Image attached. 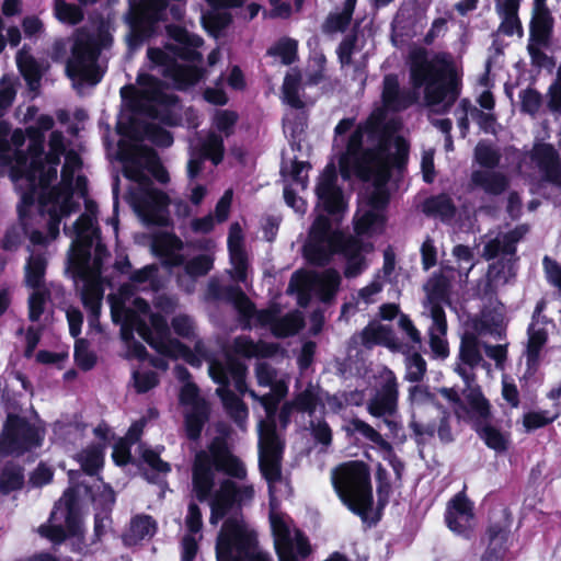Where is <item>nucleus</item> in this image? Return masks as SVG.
Listing matches in <instances>:
<instances>
[{
    "label": "nucleus",
    "instance_id": "obj_35",
    "mask_svg": "<svg viewBox=\"0 0 561 561\" xmlns=\"http://www.w3.org/2000/svg\"><path fill=\"white\" fill-rule=\"evenodd\" d=\"M527 229L522 226L506 233H499L495 238L490 239L483 249V257L486 260L494 259L499 254H514L516 243L526 234Z\"/></svg>",
    "mask_w": 561,
    "mask_h": 561
},
{
    "label": "nucleus",
    "instance_id": "obj_48",
    "mask_svg": "<svg viewBox=\"0 0 561 561\" xmlns=\"http://www.w3.org/2000/svg\"><path fill=\"white\" fill-rule=\"evenodd\" d=\"M300 82L301 77L299 72L293 70L287 73L283 83L284 101L295 108H301L304 106V102L299 95Z\"/></svg>",
    "mask_w": 561,
    "mask_h": 561
},
{
    "label": "nucleus",
    "instance_id": "obj_47",
    "mask_svg": "<svg viewBox=\"0 0 561 561\" xmlns=\"http://www.w3.org/2000/svg\"><path fill=\"white\" fill-rule=\"evenodd\" d=\"M474 161L481 167L480 169H495L501 160V152L492 145L480 141L473 152Z\"/></svg>",
    "mask_w": 561,
    "mask_h": 561
},
{
    "label": "nucleus",
    "instance_id": "obj_36",
    "mask_svg": "<svg viewBox=\"0 0 561 561\" xmlns=\"http://www.w3.org/2000/svg\"><path fill=\"white\" fill-rule=\"evenodd\" d=\"M108 430L99 426L94 428V433L99 438V443L92 445L77 455V460L80 462L82 469L90 476L98 473L103 466V450Z\"/></svg>",
    "mask_w": 561,
    "mask_h": 561
},
{
    "label": "nucleus",
    "instance_id": "obj_21",
    "mask_svg": "<svg viewBox=\"0 0 561 561\" xmlns=\"http://www.w3.org/2000/svg\"><path fill=\"white\" fill-rule=\"evenodd\" d=\"M180 401L185 409V430L190 439H197L203 426L208 419V407L201 398L196 386L186 382L180 393Z\"/></svg>",
    "mask_w": 561,
    "mask_h": 561
},
{
    "label": "nucleus",
    "instance_id": "obj_59",
    "mask_svg": "<svg viewBox=\"0 0 561 561\" xmlns=\"http://www.w3.org/2000/svg\"><path fill=\"white\" fill-rule=\"evenodd\" d=\"M48 291L46 288L33 289L28 297V318L37 321L44 311V305L47 300Z\"/></svg>",
    "mask_w": 561,
    "mask_h": 561
},
{
    "label": "nucleus",
    "instance_id": "obj_49",
    "mask_svg": "<svg viewBox=\"0 0 561 561\" xmlns=\"http://www.w3.org/2000/svg\"><path fill=\"white\" fill-rule=\"evenodd\" d=\"M409 401L414 410L413 415L416 417L422 415V410L431 415V407L437 405L434 401V396L423 386H414L410 388Z\"/></svg>",
    "mask_w": 561,
    "mask_h": 561
},
{
    "label": "nucleus",
    "instance_id": "obj_14",
    "mask_svg": "<svg viewBox=\"0 0 561 561\" xmlns=\"http://www.w3.org/2000/svg\"><path fill=\"white\" fill-rule=\"evenodd\" d=\"M100 47L98 39L84 32L76 35L66 72L76 89L87 83L95 85L102 77V70L96 64Z\"/></svg>",
    "mask_w": 561,
    "mask_h": 561
},
{
    "label": "nucleus",
    "instance_id": "obj_7",
    "mask_svg": "<svg viewBox=\"0 0 561 561\" xmlns=\"http://www.w3.org/2000/svg\"><path fill=\"white\" fill-rule=\"evenodd\" d=\"M411 83L424 87V104L431 112L447 113L460 94V78L450 56L438 54L428 57L417 49L411 54Z\"/></svg>",
    "mask_w": 561,
    "mask_h": 561
},
{
    "label": "nucleus",
    "instance_id": "obj_45",
    "mask_svg": "<svg viewBox=\"0 0 561 561\" xmlns=\"http://www.w3.org/2000/svg\"><path fill=\"white\" fill-rule=\"evenodd\" d=\"M448 287L449 282L445 275L433 276L424 286L427 295L425 308L431 311L432 306H440L439 302L446 298Z\"/></svg>",
    "mask_w": 561,
    "mask_h": 561
},
{
    "label": "nucleus",
    "instance_id": "obj_1",
    "mask_svg": "<svg viewBox=\"0 0 561 561\" xmlns=\"http://www.w3.org/2000/svg\"><path fill=\"white\" fill-rule=\"evenodd\" d=\"M381 100L382 106L375 108L366 123L352 133L339 160L344 179L356 175L373 182V187L366 190L358 203L354 219L357 236H374L383 231L389 202L385 184L390 176V169L401 168L409 152L405 140L393 136L400 123L387 119L386 111L405 110L416 98L400 89L394 75H387L382 82Z\"/></svg>",
    "mask_w": 561,
    "mask_h": 561
},
{
    "label": "nucleus",
    "instance_id": "obj_61",
    "mask_svg": "<svg viewBox=\"0 0 561 561\" xmlns=\"http://www.w3.org/2000/svg\"><path fill=\"white\" fill-rule=\"evenodd\" d=\"M558 417V413L550 414L547 411L529 412L524 415L523 424L527 431L542 427Z\"/></svg>",
    "mask_w": 561,
    "mask_h": 561
},
{
    "label": "nucleus",
    "instance_id": "obj_34",
    "mask_svg": "<svg viewBox=\"0 0 561 561\" xmlns=\"http://www.w3.org/2000/svg\"><path fill=\"white\" fill-rule=\"evenodd\" d=\"M470 184L489 195H500L508 187V178L494 169H477L471 173Z\"/></svg>",
    "mask_w": 561,
    "mask_h": 561
},
{
    "label": "nucleus",
    "instance_id": "obj_30",
    "mask_svg": "<svg viewBox=\"0 0 561 561\" xmlns=\"http://www.w3.org/2000/svg\"><path fill=\"white\" fill-rule=\"evenodd\" d=\"M542 307V302L537 305L533 322L528 328V341L525 351L528 368H534L538 365L541 351L548 341L547 323L539 318Z\"/></svg>",
    "mask_w": 561,
    "mask_h": 561
},
{
    "label": "nucleus",
    "instance_id": "obj_2",
    "mask_svg": "<svg viewBox=\"0 0 561 561\" xmlns=\"http://www.w3.org/2000/svg\"><path fill=\"white\" fill-rule=\"evenodd\" d=\"M247 476L244 462L230 451L221 437L213 439L208 451L196 454L193 488L198 500H208L211 525H217L234 508L252 503L255 489Z\"/></svg>",
    "mask_w": 561,
    "mask_h": 561
},
{
    "label": "nucleus",
    "instance_id": "obj_16",
    "mask_svg": "<svg viewBox=\"0 0 561 561\" xmlns=\"http://www.w3.org/2000/svg\"><path fill=\"white\" fill-rule=\"evenodd\" d=\"M24 134L21 129H15L10 137L11 163H7L11 168V179L15 183L16 188L21 192V199L25 206L35 202V193L37 188V179L31 167V151L24 153L20 147L24 144Z\"/></svg>",
    "mask_w": 561,
    "mask_h": 561
},
{
    "label": "nucleus",
    "instance_id": "obj_20",
    "mask_svg": "<svg viewBox=\"0 0 561 561\" xmlns=\"http://www.w3.org/2000/svg\"><path fill=\"white\" fill-rule=\"evenodd\" d=\"M382 385L376 394L368 401L367 410L375 417H382L383 423L391 430L397 428V423L389 417L394 415L398 409V382L391 370H385L381 375Z\"/></svg>",
    "mask_w": 561,
    "mask_h": 561
},
{
    "label": "nucleus",
    "instance_id": "obj_37",
    "mask_svg": "<svg viewBox=\"0 0 561 561\" xmlns=\"http://www.w3.org/2000/svg\"><path fill=\"white\" fill-rule=\"evenodd\" d=\"M157 522L147 514H138L130 519L127 530L123 535L126 546H135L145 540H150L157 533Z\"/></svg>",
    "mask_w": 561,
    "mask_h": 561
},
{
    "label": "nucleus",
    "instance_id": "obj_22",
    "mask_svg": "<svg viewBox=\"0 0 561 561\" xmlns=\"http://www.w3.org/2000/svg\"><path fill=\"white\" fill-rule=\"evenodd\" d=\"M485 362L481 353V345L477 335L472 332H466L461 336L458 362L455 371L470 386L474 379L473 370L479 366H484Z\"/></svg>",
    "mask_w": 561,
    "mask_h": 561
},
{
    "label": "nucleus",
    "instance_id": "obj_26",
    "mask_svg": "<svg viewBox=\"0 0 561 561\" xmlns=\"http://www.w3.org/2000/svg\"><path fill=\"white\" fill-rule=\"evenodd\" d=\"M224 140L220 136L210 133L201 144L199 151H192L186 165L187 176L193 180L201 173L204 159L208 158L218 164L224 158Z\"/></svg>",
    "mask_w": 561,
    "mask_h": 561
},
{
    "label": "nucleus",
    "instance_id": "obj_62",
    "mask_svg": "<svg viewBox=\"0 0 561 561\" xmlns=\"http://www.w3.org/2000/svg\"><path fill=\"white\" fill-rule=\"evenodd\" d=\"M351 426L353 431L360 433L363 436H365L370 442L383 447L389 448L390 445L382 438V436L369 424L366 422L355 419L351 422Z\"/></svg>",
    "mask_w": 561,
    "mask_h": 561
},
{
    "label": "nucleus",
    "instance_id": "obj_43",
    "mask_svg": "<svg viewBox=\"0 0 561 561\" xmlns=\"http://www.w3.org/2000/svg\"><path fill=\"white\" fill-rule=\"evenodd\" d=\"M323 403V391L314 385H308V387L301 391L295 399L294 405L301 412H307L309 416H313L318 405Z\"/></svg>",
    "mask_w": 561,
    "mask_h": 561
},
{
    "label": "nucleus",
    "instance_id": "obj_38",
    "mask_svg": "<svg viewBox=\"0 0 561 561\" xmlns=\"http://www.w3.org/2000/svg\"><path fill=\"white\" fill-rule=\"evenodd\" d=\"M337 55L343 68H353L358 79H363L366 67V54L357 46V38L347 37L339 46Z\"/></svg>",
    "mask_w": 561,
    "mask_h": 561
},
{
    "label": "nucleus",
    "instance_id": "obj_44",
    "mask_svg": "<svg viewBox=\"0 0 561 561\" xmlns=\"http://www.w3.org/2000/svg\"><path fill=\"white\" fill-rule=\"evenodd\" d=\"M553 19L549 11L533 12L530 22V39L539 43H548Z\"/></svg>",
    "mask_w": 561,
    "mask_h": 561
},
{
    "label": "nucleus",
    "instance_id": "obj_51",
    "mask_svg": "<svg viewBox=\"0 0 561 561\" xmlns=\"http://www.w3.org/2000/svg\"><path fill=\"white\" fill-rule=\"evenodd\" d=\"M306 430L309 431L316 444L321 445L325 449L331 445L333 433L328 422L323 419H311Z\"/></svg>",
    "mask_w": 561,
    "mask_h": 561
},
{
    "label": "nucleus",
    "instance_id": "obj_60",
    "mask_svg": "<svg viewBox=\"0 0 561 561\" xmlns=\"http://www.w3.org/2000/svg\"><path fill=\"white\" fill-rule=\"evenodd\" d=\"M522 111L535 115L539 112L542 99L541 95L534 89H525L519 93Z\"/></svg>",
    "mask_w": 561,
    "mask_h": 561
},
{
    "label": "nucleus",
    "instance_id": "obj_18",
    "mask_svg": "<svg viewBox=\"0 0 561 561\" xmlns=\"http://www.w3.org/2000/svg\"><path fill=\"white\" fill-rule=\"evenodd\" d=\"M43 440V431L28 424L24 419L9 415L3 434L0 437V456L23 454L38 447Z\"/></svg>",
    "mask_w": 561,
    "mask_h": 561
},
{
    "label": "nucleus",
    "instance_id": "obj_56",
    "mask_svg": "<svg viewBox=\"0 0 561 561\" xmlns=\"http://www.w3.org/2000/svg\"><path fill=\"white\" fill-rule=\"evenodd\" d=\"M171 328L173 332L185 339V340H194L196 337V325L194 320L184 313L176 314L172 318Z\"/></svg>",
    "mask_w": 561,
    "mask_h": 561
},
{
    "label": "nucleus",
    "instance_id": "obj_58",
    "mask_svg": "<svg viewBox=\"0 0 561 561\" xmlns=\"http://www.w3.org/2000/svg\"><path fill=\"white\" fill-rule=\"evenodd\" d=\"M307 163L291 161L289 164L283 163L280 172L284 176H289L294 182L305 188L307 185Z\"/></svg>",
    "mask_w": 561,
    "mask_h": 561
},
{
    "label": "nucleus",
    "instance_id": "obj_57",
    "mask_svg": "<svg viewBox=\"0 0 561 561\" xmlns=\"http://www.w3.org/2000/svg\"><path fill=\"white\" fill-rule=\"evenodd\" d=\"M426 371V363L423 357L413 353L405 358V379L411 382L420 381Z\"/></svg>",
    "mask_w": 561,
    "mask_h": 561
},
{
    "label": "nucleus",
    "instance_id": "obj_4",
    "mask_svg": "<svg viewBox=\"0 0 561 561\" xmlns=\"http://www.w3.org/2000/svg\"><path fill=\"white\" fill-rule=\"evenodd\" d=\"M271 527L279 561H298L309 554L310 548L296 528L276 514L271 515ZM217 561H273L259 549L256 537L238 513L229 516L217 538Z\"/></svg>",
    "mask_w": 561,
    "mask_h": 561
},
{
    "label": "nucleus",
    "instance_id": "obj_24",
    "mask_svg": "<svg viewBox=\"0 0 561 561\" xmlns=\"http://www.w3.org/2000/svg\"><path fill=\"white\" fill-rule=\"evenodd\" d=\"M255 376L257 383L262 387L271 388V392L262 397H257L254 391H250V394L261 402L270 416L274 412L277 401L287 392L286 382L278 379L276 370L266 363H259L256 365Z\"/></svg>",
    "mask_w": 561,
    "mask_h": 561
},
{
    "label": "nucleus",
    "instance_id": "obj_31",
    "mask_svg": "<svg viewBox=\"0 0 561 561\" xmlns=\"http://www.w3.org/2000/svg\"><path fill=\"white\" fill-rule=\"evenodd\" d=\"M531 159L549 182L561 186V159L551 144H536L533 148Z\"/></svg>",
    "mask_w": 561,
    "mask_h": 561
},
{
    "label": "nucleus",
    "instance_id": "obj_25",
    "mask_svg": "<svg viewBox=\"0 0 561 561\" xmlns=\"http://www.w3.org/2000/svg\"><path fill=\"white\" fill-rule=\"evenodd\" d=\"M430 416L433 420L426 421L423 415H419L417 419L415 414L413 415L410 426L414 434L421 438H425L426 436L433 437L437 432L443 442H450L451 432L448 424V413L439 405H432Z\"/></svg>",
    "mask_w": 561,
    "mask_h": 561
},
{
    "label": "nucleus",
    "instance_id": "obj_41",
    "mask_svg": "<svg viewBox=\"0 0 561 561\" xmlns=\"http://www.w3.org/2000/svg\"><path fill=\"white\" fill-rule=\"evenodd\" d=\"M46 260L42 254L32 253L25 265V284L32 289L45 287Z\"/></svg>",
    "mask_w": 561,
    "mask_h": 561
},
{
    "label": "nucleus",
    "instance_id": "obj_64",
    "mask_svg": "<svg viewBox=\"0 0 561 561\" xmlns=\"http://www.w3.org/2000/svg\"><path fill=\"white\" fill-rule=\"evenodd\" d=\"M542 264L548 282L561 291V266L559 263L549 256H545Z\"/></svg>",
    "mask_w": 561,
    "mask_h": 561
},
{
    "label": "nucleus",
    "instance_id": "obj_42",
    "mask_svg": "<svg viewBox=\"0 0 561 561\" xmlns=\"http://www.w3.org/2000/svg\"><path fill=\"white\" fill-rule=\"evenodd\" d=\"M54 126V119L51 116L42 115L37 119V127L27 128V134L31 139L30 151L32 154V165L41 160V153L43 151V131L49 130Z\"/></svg>",
    "mask_w": 561,
    "mask_h": 561
},
{
    "label": "nucleus",
    "instance_id": "obj_63",
    "mask_svg": "<svg viewBox=\"0 0 561 561\" xmlns=\"http://www.w3.org/2000/svg\"><path fill=\"white\" fill-rule=\"evenodd\" d=\"M214 259L209 254L198 255L192 259L185 266L187 274L192 276H202L208 273L213 267Z\"/></svg>",
    "mask_w": 561,
    "mask_h": 561
},
{
    "label": "nucleus",
    "instance_id": "obj_9",
    "mask_svg": "<svg viewBox=\"0 0 561 561\" xmlns=\"http://www.w3.org/2000/svg\"><path fill=\"white\" fill-rule=\"evenodd\" d=\"M168 33L175 43L168 45L165 50L149 48L147 56L152 69L158 68L159 72L171 78L175 88L185 89L195 84L203 73L194 66L179 64L175 56L188 62L201 60L202 55L196 49L203 41L178 25L168 26Z\"/></svg>",
    "mask_w": 561,
    "mask_h": 561
},
{
    "label": "nucleus",
    "instance_id": "obj_19",
    "mask_svg": "<svg viewBox=\"0 0 561 561\" xmlns=\"http://www.w3.org/2000/svg\"><path fill=\"white\" fill-rule=\"evenodd\" d=\"M259 432V462L262 474L272 484L280 477L279 460L282 454V443L275 432L273 421H261L257 426Z\"/></svg>",
    "mask_w": 561,
    "mask_h": 561
},
{
    "label": "nucleus",
    "instance_id": "obj_55",
    "mask_svg": "<svg viewBox=\"0 0 561 561\" xmlns=\"http://www.w3.org/2000/svg\"><path fill=\"white\" fill-rule=\"evenodd\" d=\"M297 42L293 38H282L268 53L280 58L284 65H290L297 57Z\"/></svg>",
    "mask_w": 561,
    "mask_h": 561
},
{
    "label": "nucleus",
    "instance_id": "obj_17",
    "mask_svg": "<svg viewBox=\"0 0 561 561\" xmlns=\"http://www.w3.org/2000/svg\"><path fill=\"white\" fill-rule=\"evenodd\" d=\"M341 283L340 274L334 270H327L321 273H295L289 283V290L298 294V304L307 306L311 295L319 297L322 301L333 298Z\"/></svg>",
    "mask_w": 561,
    "mask_h": 561
},
{
    "label": "nucleus",
    "instance_id": "obj_13",
    "mask_svg": "<svg viewBox=\"0 0 561 561\" xmlns=\"http://www.w3.org/2000/svg\"><path fill=\"white\" fill-rule=\"evenodd\" d=\"M137 87L125 85L121 95L131 111L164 119V110L175 105V98L168 93L161 82L147 73H139Z\"/></svg>",
    "mask_w": 561,
    "mask_h": 561
},
{
    "label": "nucleus",
    "instance_id": "obj_32",
    "mask_svg": "<svg viewBox=\"0 0 561 561\" xmlns=\"http://www.w3.org/2000/svg\"><path fill=\"white\" fill-rule=\"evenodd\" d=\"M242 231L238 224H232L228 236V248L232 268L231 277L238 282H245L248 275V260L242 247Z\"/></svg>",
    "mask_w": 561,
    "mask_h": 561
},
{
    "label": "nucleus",
    "instance_id": "obj_29",
    "mask_svg": "<svg viewBox=\"0 0 561 561\" xmlns=\"http://www.w3.org/2000/svg\"><path fill=\"white\" fill-rule=\"evenodd\" d=\"M474 515L472 503L463 493H458L448 503L446 523L448 528L458 535H466L473 526Z\"/></svg>",
    "mask_w": 561,
    "mask_h": 561
},
{
    "label": "nucleus",
    "instance_id": "obj_39",
    "mask_svg": "<svg viewBox=\"0 0 561 561\" xmlns=\"http://www.w3.org/2000/svg\"><path fill=\"white\" fill-rule=\"evenodd\" d=\"M477 432L489 448L497 453L505 451L508 448L510 434L501 431L493 424L489 422H478Z\"/></svg>",
    "mask_w": 561,
    "mask_h": 561
},
{
    "label": "nucleus",
    "instance_id": "obj_40",
    "mask_svg": "<svg viewBox=\"0 0 561 561\" xmlns=\"http://www.w3.org/2000/svg\"><path fill=\"white\" fill-rule=\"evenodd\" d=\"M234 353L244 357H266L275 352V347L263 342H254L248 336H238L232 343Z\"/></svg>",
    "mask_w": 561,
    "mask_h": 561
},
{
    "label": "nucleus",
    "instance_id": "obj_27",
    "mask_svg": "<svg viewBox=\"0 0 561 561\" xmlns=\"http://www.w3.org/2000/svg\"><path fill=\"white\" fill-rule=\"evenodd\" d=\"M65 151L64 136L59 131H53L49 138V152L46 156L47 168L43 162V152L41 153V160L32 167V170L37 179V188H44L57 176V164L59 163L60 156ZM32 164V162L30 163Z\"/></svg>",
    "mask_w": 561,
    "mask_h": 561
},
{
    "label": "nucleus",
    "instance_id": "obj_8",
    "mask_svg": "<svg viewBox=\"0 0 561 561\" xmlns=\"http://www.w3.org/2000/svg\"><path fill=\"white\" fill-rule=\"evenodd\" d=\"M371 249L370 243H362L357 238L344 237L331 227L327 216L320 215L310 229L304 253L308 261L321 265L327 263L333 253L342 252L346 257L345 276L356 277L367 267L364 253L370 252Z\"/></svg>",
    "mask_w": 561,
    "mask_h": 561
},
{
    "label": "nucleus",
    "instance_id": "obj_11",
    "mask_svg": "<svg viewBox=\"0 0 561 561\" xmlns=\"http://www.w3.org/2000/svg\"><path fill=\"white\" fill-rule=\"evenodd\" d=\"M81 167V160L75 152L66 154L65 164L61 170L60 185L46 192V187L36 188L35 201L41 202L43 210L51 217L50 232L53 237L59 234V224L62 218L77 211L79 204L72 199L73 174Z\"/></svg>",
    "mask_w": 561,
    "mask_h": 561
},
{
    "label": "nucleus",
    "instance_id": "obj_5",
    "mask_svg": "<svg viewBox=\"0 0 561 561\" xmlns=\"http://www.w3.org/2000/svg\"><path fill=\"white\" fill-rule=\"evenodd\" d=\"M117 156L123 164L124 175L134 182L128 198L135 213L145 224L165 225L169 198L163 192L153 187L148 176L150 173L162 183L169 180L156 152L137 142L121 140Z\"/></svg>",
    "mask_w": 561,
    "mask_h": 561
},
{
    "label": "nucleus",
    "instance_id": "obj_46",
    "mask_svg": "<svg viewBox=\"0 0 561 561\" xmlns=\"http://www.w3.org/2000/svg\"><path fill=\"white\" fill-rule=\"evenodd\" d=\"M423 210L427 215L448 219L454 216L455 206L449 196L440 194L425 201Z\"/></svg>",
    "mask_w": 561,
    "mask_h": 561
},
{
    "label": "nucleus",
    "instance_id": "obj_23",
    "mask_svg": "<svg viewBox=\"0 0 561 561\" xmlns=\"http://www.w3.org/2000/svg\"><path fill=\"white\" fill-rule=\"evenodd\" d=\"M336 181L335 167L334 164H329L319 176L316 186L319 205L330 214L340 213L345 208L344 196Z\"/></svg>",
    "mask_w": 561,
    "mask_h": 561
},
{
    "label": "nucleus",
    "instance_id": "obj_52",
    "mask_svg": "<svg viewBox=\"0 0 561 561\" xmlns=\"http://www.w3.org/2000/svg\"><path fill=\"white\" fill-rule=\"evenodd\" d=\"M16 62L31 89H36L41 79V71L34 58L27 54L19 53Z\"/></svg>",
    "mask_w": 561,
    "mask_h": 561
},
{
    "label": "nucleus",
    "instance_id": "obj_10",
    "mask_svg": "<svg viewBox=\"0 0 561 561\" xmlns=\"http://www.w3.org/2000/svg\"><path fill=\"white\" fill-rule=\"evenodd\" d=\"M331 479L342 503L365 519L373 505V491L367 467L359 461L345 462L332 470Z\"/></svg>",
    "mask_w": 561,
    "mask_h": 561
},
{
    "label": "nucleus",
    "instance_id": "obj_28",
    "mask_svg": "<svg viewBox=\"0 0 561 561\" xmlns=\"http://www.w3.org/2000/svg\"><path fill=\"white\" fill-rule=\"evenodd\" d=\"M354 343L366 348L382 345L396 352H404V345L396 337L390 327L379 322H370L358 334L353 336Z\"/></svg>",
    "mask_w": 561,
    "mask_h": 561
},
{
    "label": "nucleus",
    "instance_id": "obj_15",
    "mask_svg": "<svg viewBox=\"0 0 561 561\" xmlns=\"http://www.w3.org/2000/svg\"><path fill=\"white\" fill-rule=\"evenodd\" d=\"M227 297L243 318L255 319L262 325H270L273 334L278 337L296 334L304 325V318L299 311L284 317H278L274 309L255 311L254 305L238 288L227 289Z\"/></svg>",
    "mask_w": 561,
    "mask_h": 561
},
{
    "label": "nucleus",
    "instance_id": "obj_50",
    "mask_svg": "<svg viewBox=\"0 0 561 561\" xmlns=\"http://www.w3.org/2000/svg\"><path fill=\"white\" fill-rule=\"evenodd\" d=\"M24 484L23 470L16 466H7L0 473V492L9 494L20 490Z\"/></svg>",
    "mask_w": 561,
    "mask_h": 561
},
{
    "label": "nucleus",
    "instance_id": "obj_12",
    "mask_svg": "<svg viewBox=\"0 0 561 561\" xmlns=\"http://www.w3.org/2000/svg\"><path fill=\"white\" fill-rule=\"evenodd\" d=\"M245 370L247 368L242 363L230 356H227L224 362H211L208 368L213 380L220 385L217 389L218 396L221 398L228 413L241 428H244L248 417V409L244 403L227 388V386L232 383L240 393L245 392Z\"/></svg>",
    "mask_w": 561,
    "mask_h": 561
},
{
    "label": "nucleus",
    "instance_id": "obj_54",
    "mask_svg": "<svg viewBox=\"0 0 561 561\" xmlns=\"http://www.w3.org/2000/svg\"><path fill=\"white\" fill-rule=\"evenodd\" d=\"M56 18L68 24H78L83 19V12L79 5L67 3L65 0H55Z\"/></svg>",
    "mask_w": 561,
    "mask_h": 561
},
{
    "label": "nucleus",
    "instance_id": "obj_3",
    "mask_svg": "<svg viewBox=\"0 0 561 561\" xmlns=\"http://www.w3.org/2000/svg\"><path fill=\"white\" fill-rule=\"evenodd\" d=\"M133 295V285L126 284L117 294L108 297L113 320L135 330L159 354L173 359L182 358L192 365L197 363L191 350L169 332L165 316L175 311L178 301L168 296H158L152 309L141 298L130 300Z\"/></svg>",
    "mask_w": 561,
    "mask_h": 561
},
{
    "label": "nucleus",
    "instance_id": "obj_53",
    "mask_svg": "<svg viewBox=\"0 0 561 561\" xmlns=\"http://www.w3.org/2000/svg\"><path fill=\"white\" fill-rule=\"evenodd\" d=\"M214 11L208 12L202 16L204 27L215 37H217L222 28H225L229 22L230 16L226 12L215 11L217 8H225L224 5H214L209 3Z\"/></svg>",
    "mask_w": 561,
    "mask_h": 561
},
{
    "label": "nucleus",
    "instance_id": "obj_6",
    "mask_svg": "<svg viewBox=\"0 0 561 561\" xmlns=\"http://www.w3.org/2000/svg\"><path fill=\"white\" fill-rule=\"evenodd\" d=\"M96 205L85 201V211L73 224L71 228L65 227V233L72 239L69 262L76 277V285L81 294V299L87 309L98 317L103 297V289L100 282L101 268L100 257L103 247L96 243V256L91 264L90 248L99 238V229L95 226Z\"/></svg>",
    "mask_w": 561,
    "mask_h": 561
},
{
    "label": "nucleus",
    "instance_id": "obj_33",
    "mask_svg": "<svg viewBox=\"0 0 561 561\" xmlns=\"http://www.w3.org/2000/svg\"><path fill=\"white\" fill-rule=\"evenodd\" d=\"M432 324L428 328L430 345L435 356L446 358L449 354L448 343L445 339L447 322L445 312L440 306L431 308Z\"/></svg>",
    "mask_w": 561,
    "mask_h": 561
}]
</instances>
